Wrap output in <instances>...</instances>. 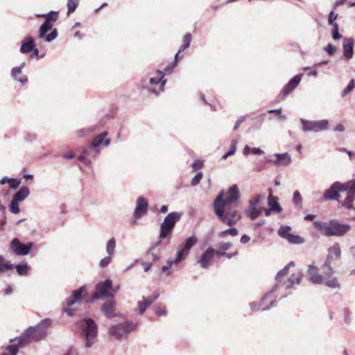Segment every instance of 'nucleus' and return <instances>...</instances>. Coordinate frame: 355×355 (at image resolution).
I'll return each instance as SVG.
<instances>
[{
    "mask_svg": "<svg viewBox=\"0 0 355 355\" xmlns=\"http://www.w3.org/2000/svg\"><path fill=\"white\" fill-rule=\"evenodd\" d=\"M239 196V188L236 184H234L225 194L223 191L220 192L214 200V212L223 223L232 226L241 218L238 214Z\"/></svg>",
    "mask_w": 355,
    "mask_h": 355,
    "instance_id": "obj_1",
    "label": "nucleus"
},
{
    "mask_svg": "<svg viewBox=\"0 0 355 355\" xmlns=\"http://www.w3.org/2000/svg\"><path fill=\"white\" fill-rule=\"evenodd\" d=\"M323 275L319 274V270L313 262L309 266L307 272L309 280L315 284H324L328 287L336 288H339L340 284L336 277H333L334 273L328 272V269L322 268Z\"/></svg>",
    "mask_w": 355,
    "mask_h": 355,
    "instance_id": "obj_2",
    "label": "nucleus"
},
{
    "mask_svg": "<svg viewBox=\"0 0 355 355\" xmlns=\"http://www.w3.org/2000/svg\"><path fill=\"white\" fill-rule=\"evenodd\" d=\"M313 225L318 231L326 236H342L351 229L349 225L340 223L336 220H331L328 223L315 221Z\"/></svg>",
    "mask_w": 355,
    "mask_h": 355,
    "instance_id": "obj_3",
    "label": "nucleus"
},
{
    "mask_svg": "<svg viewBox=\"0 0 355 355\" xmlns=\"http://www.w3.org/2000/svg\"><path fill=\"white\" fill-rule=\"evenodd\" d=\"M197 241L198 239L195 236L187 238L185 242L179 246L174 262L178 263L184 260L189 254L191 248L196 244ZM173 263V261H168L167 264L162 267V271L167 272L172 266Z\"/></svg>",
    "mask_w": 355,
    "mask_h": 355,
    "instance_id": "obj_4",
    "label": "nucleus"
},
{
    "mask_svg": "<svg viewBox=\"0 0 355 355\" xmlns=\"http://www.w3.org/2000/svg\"><path fill=\"white\" fill-rule=\"evenodd\" d=\"M37 330L36 329H31L28 334L19 340L17 345L8 346L1 355H17L19 347H23L27 343L37 341L42 338L41 335L37 337Z\"/></svg>",
    "mask_w": 355,
    "mask_h": 355,
    "instance_id": "obj_5",
    "label": "nucleus"
},
{
    "mask_svg": "<svg viewBox=\"0 0 355 355\" xmlns=\"http://www.w3.org/2000/svg\"><path fill=\"white\" fill-rule=\"evenodd\" d=\"M181 216V213L173 211L165 217L160 226V239H164L171 235L176 222L180 219Z\"/></svg>",
    "mask_w": 355,
    "mask_h": 355,
    "instance_id": "obj_6",
    "label": "nucleus"
},
{
    "mask_svg": "<svg viewBox=\"0 0 355 355\" xmlns=\"http://www.w3.org/2000/svg\"><path fill=\"white\" fill-rule=\"evenodd\" d=\"M83 331L86 338V347H90L96 341L97 336V327L92 319L83 320Z\"/></svg>",
    "mask_w": 355,
    "mask_h": 355,
    "instance_id": "obj_7",
    "label": "nucleus"
},
{
    "mask_svg": "<svg viewBox=\"0 0 355 355\" xmlns=\"http://www.w3.org/2000/svg\"><path fill=\"white\" fill-rule=\"evenodd\" d=\"M345 191V187L343 183L340 182H335L331 187L324 191L323 194V198L324 200H337L341 205V200H340V193Z\"/></svg>",
    "mask_w": 355,
    "mask_h": 355,
    "instance_id": "obj_8",
    "label": "nucleus"
},
{
    "mask_svg": "<svg viewBox=\"0 0 355 355\" xmlns=\"http://www.w3.org/2000/svg\"><path fill=\"white\" fill-rule=\"evenodd\" d=\"M112 288V281L111 279H106L104 282H99L96 286V292L93 294L92 299L113 298V295L109 293Z\"/></svg>",
    "mask_w": 355,
    "mask_h": 355,
    "instance_id": "obj_9",
    "label": "nucleus"
},
{
    "mask_svg": "<svg viewBox=\"0 0 355 355\" xmlns=\"http://www.w3.org/2000/svg\"><path fill=\"white\" fill-rule=\"evenodd\" d=\"M302 74L295 76L282 89L277 96V101H283L290 93H291L300 84L302 79Z\"/></svg>",
    "mask_w": 355,
    "mask_h": 355,
    "instance_id": "obj_10",
    "label": "nucleus"
},
{
    "mask_svg": "<svg viewBox=\"0 0 355 355\" xmlns=\"http://www.w3.org/2000/svg\"><path fill=\"white\" fill-rule=\"evenodd\" d=\"M135 327V325L133 323L128 322L112 326L109 331L111 336L115 337L116 339H120L123 334L132 331Z\"/></svg>",
    "mask_w": 355,
    "mask_h": 355,
    "instance_id": "obj_11",
    "label": "nucleus"
},
{
    "mask_svg": "<svg viewBox=\"0 0 355 355\" xmlns=\"http://www.w3.org/2000/svg\"><path fill=\"white\" fill-rule=\"evenodd\" d=\"M278 234L288 242L293 244H301L304 242V238L299 235L291 233V227L289 226H282L278 230Z\"/></svg>",
    "mask_w": 355,
    "mask_h": 355,
    "instance_id": "obj_12",
    "label": "nucleus"
},
{
    "mask_svg": "<svg viewBox=\"0 0 355 355\" xmlns=\"http://www.w3.org/2000/svg\"><path fill=\"white\" fill-rule=\"evenodd\" d=\"M341 257V250L339 243H336L329 249L327 258L324 263V268L328 269V272L334 273V271L331 267V261L334 259H339Z\"/></svg>",
    "mask_w": 355,
    "mask_h": 355,
    "instance_id": "obj_13",
    "label": "nucleus"
},
{
    "mask_svg": "<svg viewBox=\"0 0 355 355\" xmlns=\"http://www.w3.org/2000/svg\"><path fill=\"white\" fill-rule=\"evenodd\" d=\"M301 123L302 124V130L304 132H319L326 130L328 128V121L326 120H322L319 121H309L301 119Z\"/></svg>",
    "mask_w": 355,
    "mask_h": 355,
    "instance_id": "obj_14",
    "label": "nucleus"
},
{
    "mask_svg": "<svg viewBox=\"0 0 355 355\" xmlns=\"http://www.w3.org/2000/svg\"><path fill=\"white\" fill-rule=\"evenodd\" d=\"M33 243L32 242H29L26 244H23L20 243L18 239H14L10 245V248L11 250L16 255H26L30 252L31 249L33 248Z\"/></svg>",
    "mask_w": 355,
    "mask_h": 355,
    "instance_id": "obj_15",
    "label": "nucleus"
},
{
    "mask_svg": "<svg viewBox=\"0 0 355 355\" xmlns=\"http://www.w3.org/2000/svg\"><path fill=\"white\" fill-rule=\"evenodd\" d=\"M343 184L345 187V191H347V192L346 198L343 202H341V205L347 207V209H351L352 208V204L355 196V180Z\"/></svg>",
    "mask_w": 355,
    "mask_h": 355,
    "instance_id": "obj_16",
    "label": "nucleus"
},
{
    "mask_svg": "<svg viewBox=\"0 0 355 355\" xmlns=\"http://www.w3.org/2000/svg\"><path fill=\"white\" fill-rule=\"evenodd\" d=\"M175 67V62H171V64H169L168 66H166L164 69V72H163L161 70H157V77L151 78L150 79V84H152V85L159 84L161 82L159 89L162 91H164V85H165L166 80H162V78H164L165 74L171 73Z\"/></svg>",
    "mask_w": 355,
    "mask_h": 355,
    "instance_id": "obj_17",
    "label": "nucleus"
},
{
    "mask_svg": "<svg viewBox=\"0 0 355 355\" xmlns=\"http://www.w3.org/2000/svg\"><path fill=\"white\" fill-rule=\"evenodd\" d=\"M148 202L144 197H139L136 202V208L134 216L136 219L140 218L147 213Z\"/></svg>",
    "mask_w": 355,
    "mask_h": 355,
    "instance_id": "obj_18",
    "label": "nucleus"
},
{
    "mask_svg": "<svg viewBox=\"0 0 355 355\" xmlns=\"http://www.w3.org/2000/svg\"><path fill=\"white\" fill-rule=\"evenodd\" d=\"M215 253V250L213 248H208L200 256L198 263L203 268H207L211 264Z\"/></svg>",
    "mask_w": 355,
    "mask_h": 355,
    "instance_id": "obj_19",
    "label": "nucleus"
},
{
    "mask_svg": "<svg viewBox=\"0 0 355 355\" xmlns=\"http://www.w3.org/2000/svg\"><path fill=\"white\" fill-rule=\"evenodd\" d=\"M85 291V286H82L78 289L73 291L71 295L66 299V304L67 306H71L76 303L80 302L83 297V293Z\"/></svg>",
    "mask_w": 355,
    "mask_h": 355,
    "instance_id": "obj_20",
    "label": "nucleus"
},
{
    "mask_svg": "<svg viewBox=\"0 0 355 355\" xmlns=\"http://www.w3.org/2000/svg\"><path fill=\"white\" fill-rule=\"evenodd\" d=\"M115 300L113 298L109 300L107 302L104 304L101 307V311L104 313L107 318H112L116 316L115 311Z\"/></svg>",
    "mask_w": 355,
    "mask_h": 355,
    "instance_id": "obj_21",
    "label": "nucleus"
},
{
    "mask_svg": "<svg viewBox=\"0 0 355 355\" xmlns=\"http://www.w3.org/2000/svg\"><path fill=\"white\" fill-rule=\"evenodd\" d=\"M354 40L352 38H345L343 40V54L347 59H351L354 55Z\"/></svg>",
    "mask_w": 355,
    "mask_h": 355,
    "instance_id": "obj_22",
    "label": "nucleus"
},
{
    "mask_svg": "<svg viewBox=\"0 0 355 355\" xmlns=\"http://www.w3.org/2000/svg\"><path fill=\"white\" fill-rule=\"evenodd\" d=\"M192 40V36L191 33H187L184 35L183 40H182V44L180 46L178 52L175 55V61L173 62H177V61L182 57V55H180V53L184 51L186 49L189 48L191 44Z\"/></svg>",
    "mask_w": 355,
    "mask_h": 355,
    "instance_id": "obj_23",
    "label": "nucleus"
},
{
    "mask_svg": "<svg viewBox=\"0 0 355 355\" xmlns=\"http://www.w3.org/2000/svg\"><path fill=\"white\" fill-rule=\"evenodd\" d=\"M269 195L268 198V204L270 207V210L275 211V212H279L282 210V208L278 203L277 197L273 196L272 194V189H268Z\"/></svg>",
    "mask_w": 355,
    "mask_h": 355,
    "instance_id": "obj_24",
    "label": "nucleus"
},
{
    "mask_svg": "<svg viewBox=\"0 0 355 355\" xmlns=\"http://www.w3.org/2000/svg\"><path fill=\"white\" fill-rule=\"evenodd\" d=\"M35 46L33 37H27L21 42L20 51L22 53H28L32 51Z\"/></svg>",
    "mask_w": 355,
    "mask_h": 355,
    "instance_id": "obj_25",
    "label": "nucleus"
},
{
    "mask_svg": "<svg viewBox=\"0 0 355 355\" xmlns=\"http://www.w3.org/2000/svg\"><path fill=\"white\" fill-rule=\"evenodd\" d=\"M24 66V63L22 64L21 67H14L12 69V76L13 78L19 83L24 84L28 81V78L25 75L22 74L21 68Z\"/></svg>",
    "mask_w": 355,
    "mask_h": 355,
    "instance_id": "obj_26",
    "label": "nucleus"
},
{
    "mask_svg": "<svg viewBox=\"0 0 355 355\" xmlns=\"http://www.w3.org/2000/svg\"><path fill=\"white\" fill-rule=\"evenodd\" d=\"M261 207H257V205H254L250 203V207L247 211V214L250 218L255 219L261 215Z\"/></svg>",
    "mask_w": 355,
    "mask_h": 355,
    "instance_id": "obj_27",
    "label": "nucleus"
},
{
    "mask_svg": "<svg viewBox=\"0 0 355 355\" xmlns=\"http://www.w3.org/2000/svg\"><path fill=\"white\" fill-rule=\"evenodd\" d=\"M107 135V132H104L98 135L92 142V146L96 148L104 142L105 146L110 144V139L104 140L105 137Z\"/></svg>",
    "mask_w": 355,
    "mask_h": 355,
    "instance_id": "obj_28",
    "label": "nucleus"
},
{
    "mask_svg": "<svg viewBox=\"0 0 355 355\" xmlns=\"http://www.w3.org/2000/svg\"><path fill=\"white\" fill-rule=\"evenodd\" d=\"M29 193L28 188L23 187L14 195L12 198L18 202H21L29 195Z\"/></svg>",
    "mask_w": 355,
    "mask_h": 355,
    "instance_id": "obj_29",
    "label": "nucleus"
},
{
    "mask_svg": "<svg viewBox=\"0 0 355 355\" xmlns=\"http://www.w3.org/2000/svg\"><path fill=\"white\" fill-rule=\"evenodd\" d=\"M14 267V264L10 263L3 256L0 255V274L12 270Z\"/></svg>",
    "mask_w": 355,
    "mask_h": 355,
    "instance_id": "obj_30",
    "label": "nucleus"
},
{
    "mask_svg": "<svg viewBox=\"0 0 355 355\" xmlns=\"http://www.w3.org/2000/svg\"><path fill=\"white\" fill-rule=\"evenodd\" d=\"M53 24L51 22L45 20L42 24L39 31V37L43 38L46 36V33L52 28Z\"/></svg>",
    "mask_w": 355,
    "mask_h": 355,
    "instance_id": "obj_31",
    "label": "nucleus"
},
{
    "mask_svg": "<svg viewBox=\"0 0 355 355\" xmlns=\"http://www.w3.org/2000/svg\"><path fill=\"white\" fill-rule=\"evenodd\" d=\"M79 155L77 156L78 159L86 165L90 164L91 162L87 159L88 151L83 148L78 150Z\"/></svg>",
    "mask_w": 355,
    "mask_h": 355,
    "instance_id": "obj_32",
    "label": "nucleus"
},
{
    "mask_svg": "<svg viewBox=\"0 0 355 355\" xmlns=\"http://www.w3.org/2000/svg\"><path fill=\"white\" fill-rule=\"evenodd\" d=\"M37 17H46V20L51 22L52 24H54L58 19V12L51 11L47 15H37Z\"/></svg>",
    "mask_w": 355,
    "mask_h": 355,
    "instance_id": "obj_33",
    "label": "nucleus"
},
{
    "mask_svg": "<svg viewBox=\"0 0 355 355\" xmlns=\"http://www.w3.org/2000/svg\"><path fill=\"white\" fill-rule=\"evenodd\" d=\"M80 0H68L67 1V15L72 14L77 8Z\"/></svg>",
    "mask_w": 355,
    "mask_h": 355,
    "instance_id": "obj_34",
    "label": "nucleus"
},
{
    "mask_svg": "<svg viewBox=\"0 0 355 355\" xmlns=\"http://www.w3.org/2000/svg\"><path fill=\"white\" fill-rule=\"evenodd\" d=\"M277 161L282 165H287L291 162V157L287 153L279 154L277 156Z\"/></svg>",
    "mask_w": 355,
    "mask_h": 355,
    "instance_id": "obj_35",
    "label": "nucleus"
},
{
    "mask_svg": "<svg viewBox=\"0 0 355 355\" xmlns=\"http://www.w3.org/2000/svg\"><path fill=\"white\" fill-rule=\"evenodd\" d=\"M115 245H116V241H115L114 238H112L111 239H110L108 241V242L107 243L106 250H107V252L108 253L109 255H110V256L113 255L114 252Z\"/></svg>",
    "mask_w": 355,
    "mask_h": 355,
    "instance_id": "obj_36",
    "label": "nucleus"
},
{
    "mask_svg": "<svg viewBox=\"0 0 355 355\" xmlns=\"http://www.w3.org/2000/svg\"><path fill=\"white\" fill-rule=\"evenodd\" d=\"M15 268L19 275H26L28 272V266L26 264L16 265Z\"/></svg>",
    "mask_w": 355,
    "mask_h": 355,
    "instance_id": "obj_37",
    "label": "nucleus"
},
{
    "mask_svg": "<svg viewBox=\"0 0 355 355\" xmlns=\"http://www.w3.org/2000/svg\"><path fill=\"white\" fill-rule=\"evenodd\" d=\"M239 234V232L237 230V229L236 228H230V229H227L226 230H224V231H222L221 232L219 233V236L220 237H225L227 235H231L232 236H235L236 235H238Z\"/></svg>",
    "mask_w": 355,
    "mask_h": 355,
    "instance_id": "obj_38",
    "label": "nucleus"
},
{
    "mask_svg": "<svg viewBox=\"0 0 355 355\" xmlns=\"http://www.w3.org/2000/svg\"><path fill=\"white\" fill-rule=\"evenodd\" d=\"M19 202L18 201H17L16 200H15L14 198H12V200H11L10 205H9V210L13 213V214H18L19 213Z\"/></svg>",
    "mask_w": 355,
    "mask_h": 355,
    "instance_id": "obj_39",
    "label": "nucleus"
},
{
    "mask_svg": "<svg viewBox=\"0 0 355 355\" xmlns=\"http://www.w3.org/2000/svg\"><path fill=\"white\" fill-rule=\"evenodd\" d=\"M302 277V274L298 271L296 274H292V275L289 277V282L292 285L294 284H300Z\"/></svg>",
    "mask_w": 355,
    "mask_h": 355,
    "instance_id": "obj_40",
    "label": "nucleus"
},
{
    "mask_svg": "<svg viewBox=\"0 0 355 355\" xmlns=\"http://www.w3.org/2000/svg\"><path fill=\"white\" fill-rule=\"evenodd\" d=\"M331 33H332V37L334 40H339L342 37V35L338 32V24L337 23H335V24H333V29H332Z\"/></svg>",
    "mask_w": 355,
    "mask_h": 355,
    "instance_id": "obj_41",
    "label": "nucleus"
},
{
    "mask_svg": "<svg viewBox=\"0 0 355 355\" xmlns=\"http://www.w3.org/2000/svg\"><path fill=\"white\" fill-rule=\"evenodd\" d=\"M250 152H251L252 153H253L254 155H259L261 153L262 151L259 148H250L248 146H245V147L244 148V153L248 154Z\"/></svg>",
    "mask_w": 355,
    "mask_h": 355,
    "instance_id": "obj_42",
    "label": "nucleus"
},
{
    "mask_svg": "<svg viewBox=\"0 0 355 355\" xmlns=\"http://www.w3.org/2000/svg\"><path fill=\"white\" fill-rule=\"evenodd\" d=\"M295 264L293 262H291L287 266L284 267L282 270H281L277 275V277L281 278L285 276L288 273V270L291 266H294Z\"/></svg>",
    "mask_w": 355,
    "mask_h": 355,
    "instance_id": "obj_43",
    "label": "nucleus"
},
{
    "mask_svg": "<svg viewBox=\"0 0 355 355\" xmlns=\"http://www.w3.org/2000/svg\"><path fill=\"white\" fill-rule=\"evenodd\" d=\"M355 87V82H354V80L352 79L349 83L348 84V85L347 86V87L343 90V96H346L347 94H348L351 91H352V89Z\"/></svg>",
    "mask_w": 355,
    "mask_h": 355,
    "instance_id": "obj_44",
    "label": "nucleus"
},
{
    "mask_svg": "<svg viewBox=\"0 0 355 355\" xmlns=\"http://www.w3.org/2000/svg\"><path fill=\"white\" fill-rule=\"evenodd\" d=\"M8 184L10 189H17L20 184V180L14 178H9Z\"/></svg>",
    "mask_w": 355,
    "mask_h": 355,
    "instance_id": "obj_45",
    "label": "nucleus"
},
{
    "mask_svg": "<svg viewBox=\"0 0 355 355\" xmlns=\"http://www.w3.org/2000/svg\"><path fill=\"white\" fill-rule=\"evenodd\" d=\"M232 246V243L230 242L220 243L218 245V248L219 250L223 251L224 252H225V251L230 250Z\"/></svg>",
    "mask_w": 355,
    "mask_h": 355,
    "instance_id": "obj_46",
    "label": "nucleus"
},
{
    "mask_svg": "<svg viewBox=\"0 0 355 355\" xmlns=\"http://www.w3.org/2000/svg\"><path fill=\"white\" fill-rule=\"evenodd\" d=\"M202 176H203V175H202V172H198L195 175V177L192 179L191 185L196 186L197 184H198L200 183V180H202Z\"/></svg>",
    "mask_w": 355,
    "mask_h": 355,
    "instance_id": "obj_47",
    "label": "nucleus"
},
{
    "mask_svg": "<svg viewBox=\"0 0 355 355\" xmlns=\"http://www.w3.org/2000/svg\"><path fill=\"white\" fill-rule=\"evenodd\" d=\"M265 196L263 194L257 195L252 200H250V203L254 205H258L261 200H263Z\"/></svg>",
    "mask_w": 355,
    "mask_h": 355,
    "instance_id": "obj_48",
    "label": "nucleus"
},
{
    "mask_svg": "<svg viewBox=\"0 0 355 355\" xmlns=\"http://www.w3.org/2000/svg\"><path fill=\"white\" fill-rule=\"evenodd\" d=\"M325 51H327L329 55H333L336 53V47L331 44H329L327 46L324 47Z\"/></svg>",
    "mask_w": 355,
    "mask_h": 355,
    "instance_id": "obj_49",
    "label": "nucleus"
},
{
    "mask_svg": "<svg viewBox=\"0 0 355 355\" xmlns=\"http://www.w3.org/2000/svg\"><path fill=\"white\" fill-rule=\"evenodd\" d=\"M338 17V15L336 14L334 11H331L329 15L328 18V22L329 24L332 25L335 24V22H334Z\"/></svg>",
    "mask_w": 355,
    "mask_h": 355,
    "instance_id": "obj_50",
    "label": "nucleus"
},
{
    "mask_svg": "<svg viewBox=\"0 0 355 355\" xmlns=\"http://www.w3.org/2000/svg\"><path fill=\"white\" fill-rule=\"evenodd\" d=\"M204 162L201 159H196L193 162L192 167L194 170L201 168L203 166Z\"/></svg>",
    "mask_w": 355,
    "mask_h": 355,
    "instance_id": "obj_51",
    "label": "nucleus"
},
{
    "mask_svg": "<svg viewBox=\"0 0 355 355\" xmlns=\"http://www.w3.org/2000/svg\"><path fill=\"white\" fill-rule=\"evenodd\" d=\"M57 36H58L57 30L54 29L50 34L46 35V41L49 42L53 40Z\"/></svg>",
    "mask_w": 355,
    "mask_h": 355,
    "instance_id": "obj_52",
    "label": "nucleus"
},
{
    "mask_svg": "<svg viewBox=\"0 0 355 355\" xmlns=\"http://www.w3.org/2000/svg\"><path fill=\"white\" fill-rule=\"evenodd\" d=\"M155 313L157 315H166L167 314V311L162 309L159 306H157L155 307Z\"/></svg>",
    "mask_w": 355,
    "mask_h": 355,
    "instance_id": "obj_53",
    "label": "nucleus"
},
{
    "mask_svg": "<svg viewBox=\"0 0 355 355\" xmlns=\"http://www.w3.org/2000/svg\"><path fill=\"white\" fill-rule=\"evenodd\" d=\"M111 257L112 256L109 255L108 257H106L104 259H101L100 262V266L101 267L107 266L111 261Z\"/></svg>",
    "mask_w": 355,
    "mask_h": 355,
    "instance_id": "obj_54",
    "label": "nucleus"
},
{
    "mask_svg": "<svg viewBox=\"0 0 355 355\" xmlns=\"http://www.w3.org/2000/svg\"><path fill=\"white\" fill-rule=\"evenodd\" d=\"M138 306L139 310V313L142 314L146 311V308L148 307V305L144 302H138Z\"/></svg>",
    "mask_w": 355,
    "mask_h": 355,
    "instance_id": "obj_55",
    "label": "nucleus"
},
{
    "mask_svg": "<svg viewBox=\"0 0 355 355\" xmlns=\"http://www.w3.org/2000/svg\"><path fill=\"white\" fill-rule=\"evenodd\" d=\"M302 201V197L298 191H295L293 195V202L296 204L300 203Z\"/></svg>",
    "mask_w": 355,
    "mask_h": 355,
    "instance_id": "obj_56",
    "label": "nucleus"
},
{
    "mask_svg": "<svg viewBox=\"0 0 355 355\" xmlns=\"http://www.w3.org/2000/svg\"><path fill=\"white\" fill-rule=\"evenodd\" d=\"M236 151V146L232 145L230 147V149L228 152H227L223 156V159H226L228 156L233 155Z\"/></svg>",
    "mask_w": 355,
    "mask_h": 355,
    "instance_id": "obj_57",
    "label": "nucleus"
},
{
    "mask_svg": "<svg viewBox=\"0 0 355 355\" xmlns=\"http://www.w3.org/2000/svg\"><path fill=\"white\" fill-rule=\"evenodd\" d=\"M62 157H63V158L67 159H73L74 157H76V155H75V153L70 151L69 153H68L67 154H64L62 155Z\"/></svg>",
    "mask_w": 355,
    "mask_h": 355,
    "instance_id": "obj_58",
    "label": "nucleus"
},
{
    "mask_svg": "<svg viewBox=\"0 0 355 355\" xmlns=\"http://www.w3.org/2000/svg\"><path fill=\"white\" fill-rule=\"evenodd\" d=\"M245 121V118L243 117H241L239 119L237 120V121L236 122V124L234 127V130H237L239 129V128L240 127L241 124Z\"/></svg>",
    "mask_w": 355,
    "mask_h": 355,
    "instance_id": "obj_59",
    "label": "nucleus"
},
{
    "mask_svg": "<svg viewBox=\"0 0 355 355\" xmlns=\"http://www.w3.org/2000/svg\"><path fill=\"white\" fill-rule=\"evenodd\" d=\"M269 113H274L275 116L279 117V118H284L282 116V110H271L268 111Z\"/></svg>",
    "mask_w": 355,
    "mask_h": 355,
    "instance_id": "obj_60",
    "label": "nucleus"
},
{
    "mask_svg": "<svg viewBox=\"0 0 355 355\" xmlns=\"http://www.w3.org/2000/svg\"><path fill=\"white\" fill-rule=\"evenodd\" d=\"M155 248V245L152 247L150 249V250L147 252V255L148 256H149V255L152 256L153 261H156V260H157L159 259V257L157 256H156L154 253L151 252L152 250H153Z\"/></svg>",
    "mask_w": 355,
    "mask_h": 355,
    "instance_id": "obj_61",
    "label": "nucleus"
},
{
    "mask_svg": "<svg viewBox=\"0 0 355 355\" xmlns=\"http://www.w3.org/2000/svg\"><path fill=\"white\" fill-rule=\"evenodd\" d=\"M250 240V236H248V235L246 234H243L241 238V242L243 244H245L247 243H248Z\"/></svg>",
    "mask_w": 355,
    "mask_h": 355,
    "instance_id": "obj_62",
    "label": "nucleus"
},
{
    "mask_svg": "<svg viewBox=\"0 0 355 355\" xmlns=\"http://www.w3.org/2000/svg\"><path fill=\"white\" fill-rule=\"evenodd\" d=\"M64 311L67 313L68 315L71 316L74 315L76 310L71 308H66L64 309Z\"/></svg>",
    "mask_w": 355,
    "mask_h": 355,
    "instance_id": "obj_63",
    "label": "nucleus"
},
{
    "mask_svg": "<svg viewBox=\"0 0 355 355\" xmlns=\"http://www.w3.org/2000/svg\"><path fill=\"white\" fill-rule=\"evenodd\" d=\"M214 255H216L218 257H222L226 255V253L218 248L217 250H215Z\"/></svg>",
    "mask_w": 355,
    "mask_h": 355,
    "instance_id": "obj_64",
    "label": "nucleus"
}]
</instances>
